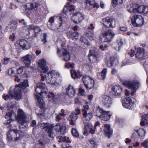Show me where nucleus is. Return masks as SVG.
Wrapping results in <instances>:
<instances>
[{
    "mask_svg": "<svg viewBox=\"0 0 148 148\" xmlns=\"http://www.w3.org/2000/svg\"><path fill=\"white\" fill-rule=\"evenodd\" d=\"M28 86L27 80H25L23 82H21L19 85H16L14 89L11 88L8 94H3L2 95V97L5 101L11 98H14L16 100H19L22 97L21 91Z\"/></svg>",
    "mask_w": 148,
    "mask_h": 148,
    "instance_id": "obj_1",
    "label": "nucleus"
},
{
    "mask_svg": "<svg viewBox=\"0 0 148 148\" xmlns=\"http://www.w3.org/2000/svg\"><path fill=\"white\" fill-rule=\"evenodd\" d=\"M47 75H43L42 74H40L42 81L46 80L47 82L52 85H58L60 81L59 80L60 75L57 71H52L48 73Z\"/></svg>",
    "mask_w": 148,
    "mask_h": 148,
    "instance_id": "obj_2",
    "label": "nucleus"
},
{
    "mask_svg": "<svg viewBox=\"0 0 148 148\" xmlns=\"http://www.w3.org/2000/svg\"><path fill=\"white\" fill-rule=\"evenodd\" d=\"M13 116L15 117L17 121L22 125H23L27 121L26 115L22 109H19L18 110L17 116L12 111L7 113L5 116V118L8 119L7 124H9L10 123V120L12 119V117Z\"/></svg>",
    "mask_w": 148,
    "mask_h": 148,
    "instance_id": "obj_3",
    "label": "nucleus"
},
{
    "mask_svg": "<svg viewBox=\"0 0 148 148\" xmlns=\"http://www.w3.org/2000/svg\"><path fill=\"white\" fill-rule=\"evenodd\" d=\"M24 133L20 131H17L15 127L10 128L8 133L7 137L10 141H17L20 140L24 136Z\"/></svg>",
    "mask_w": 148,
    "mask_h": 148,
    "instance_id": "obj_4",
    "label": "nucleus"
},
{
    "mask_svg": "<svg viewBox=\"0 0 148 148\" xmlns=\"http://www.w3.org/2000/svg\"><path fill=\"white\" fill-rule=\"evenodd\" d=\"M63 20L62 16H59L58 18L52 16L49 20L48 27L52 30H56L61 27Z\"/></svg>",
    "mask_w": 148,
    "mask_h": 148,
    "instance_id": "obj_5",
    "label": "nucleus"
},
{
    "mask_svg": "<svg viewBox=\"0 0 148 148\" xmlns=\"http://www.w3.org/2000/svg\"><path fill=\"white\" fill-rule=\"evenodd\" d=\"M97 112L99 114H97L96 115L98 116L101 120L105 121H108L112 114L111 112L104 110L100 108H98Z\"/></svg>",
    "mask_w": 148,
    "mask_h": 148,
    "instance_id": "obj_6",
    "label": "nucleus"
},
{
    "mask_svg": "<svg viewBox=\"0 0 148 148\" xmlns=\"http://www.w3.org/2000/svg\"><path fill=\"white\" fill-rule=\"evenodd\" d=\"M36 86L41 89L42 90H44L45 94H47V95L48 98L51 97L53 100L52 102L56 101L58 97V96L55 95L52 92H49L47 93V92L48 90L45 83L42 82H38Z\"/></svg>",
    "mask_w": 148,
    "mask_h": 148,
    "instance_id": "obj_7",
    "label": "nucleus"
},
{
    "mask_svg": "<svg viewBox=\"0 0 148 148\" xmlns=\"http://www.w3.org/2000/svg\"><path fill=\"white\" fill-rule=\"evenodd\" d=\"M41 127L43 129L47 132L50 137L51 138H53L54 137L55 134L53 132L54 125L49 123H43L41 124Z\"/></svg>",
    "mask_w": 148,
    "mask_h": 148,
    "instance_id": "obj_8",
    "label": "nucleus"
},
{
    "mask_svg": "<svg viewBox=\"0 0 148 148\" xmlns=\"http://www.w3.org/2000/svg\"><path fill=\"white\" fill-rule=\"evenodd\" d=\"M82 80L85 87L89 90L94 86V80L91 77L89 76H85L83 77Z\"/></svg>",
    "mask_w": 148,
    "mask_h": 148,
    "instance_id": "obj_9",
    "label": "nucleus"
},
{
    "mask_svg": "<svg viewBox=\"0 0 148 148\" xmlns=\"http://www.w3.org/2000/svg\"><path fill=\"white\" fill-rule=\"evenodd\" d=\"M103 24L108 28H113L115 27L116 23V20L112 17H106L102 20Z\"/></svg>",
    "mask_w": 148,
    "mask_h": 148,
    "instance_id": "obj_10",
    "label": "nucleus"
},
{
    "mask_svg": "<svg viewBox=\"0 0 148 148\" xmlns=\"http://www.w3.org/2000/svg\"><path fill=\"white\" fill-rule=\"evenodd\" d=\"M123 84L131 90H134V91H136L140 85L139 83L137 81L134 80L126 81L124 82Z\"/></svg>",
    "mask_w": 148,
    "mask_h": 148,
    "instance_id": "obj_11",
    "label": "nucleus"
},
{
    "mask_svg": "<svg viewBox=\"0 0 148 148\" xmlns=\"http://www.w3.org/2000/svg\"><path fill=\"white\" fill-rule=\"evenodd\" d=\"M132 24L134 26H140L144 23L143 19L140 15H135L131 18Z\"/></svg>",
    "mask_w": 148,
    "mask_h": 148,
    "instance_id": "obj_12",
    "label": "nucleus"
},
{
    "mask_svg": "<svg viewBox=\"0 0 148 148\" xmlns=\"http://www.w3.org/2000/svg\"><path fill=\"white\" fill-rule=\"evenodd\" d=\"M88 56L90 61L92 62H95L97 61V56L99 55L98 49L96 48H94L89 51Z\"/></svg>",
    "mask_w": 148,
    "mask_h": 148,
    "instance_id": "obj_13",
    "label": "nucleus"
},
{
    "mask_svg": "<svg viewBox=\"0 0 148 148\" xmlns=\"http://www.w3.org/2000/svg\"><path fill=\"white\" fill-rule=\"evenodd\" d=\"M102 34L104 38V42H110L114 36L115 33L110 29L103 32Z\"/></svg>",
    "mask_w": 148,
    "mask_h": 148,
    "instance_id": "obj_14",
    "label": "nucleus"
},
{
    "mask_svg": "<svg viewBox=\"0 0 148 148\" xmlns=\"http://www.w3.org/2000/svg\"><path fill=\"white\" fill-rule=\"evenodd\" d=\"M57 53L58 55L62 56L64 61L67 62L70 60V56L69 54L66 49H62L61 51L58 48Z\"/></svg>",
    "mask_w": 148,
    "mask_h": 148,
    "instance_id": "obj_15",
    "label": "nucleus"
},
{
    "mask_svg": "<svg viewBox=\"0 0 148 148\" xmlns=\"http://www.w3.org/2000/svg\"><path fill=\"white\" fill-rule=\"evenodd\" d=\"M101 100L105 108H109L111 107L112 103L111 99L107 95L102 96Z\"/></svg>",
    "mask_w": 148,
    "mask_h": 148,
    "instance_id": "obj_16",
    "label": "nucleus"
},
{
    "mask_svg": "<svg viewBox=\"0 0 148 148\" xmlns=\"http://www.w3.org/2000/svg\"><path fill=\"white\" fill-rule=\"evenodd\" d=\"M38 65L41 69L40 71L41 72L46 73L49 70V67L47 66L46 61L44 59H42L39 60L38 62Z\"/></svg>",
    "mask_w": 148,
    "mask_h": 148,
    "instance_id": "obj_17",
    "label": "nucleus"
},
{
    "mask_svg": "<svg viewBox=\"0 0 148 148\" xmlns=\"http://www.w3.org/2000/svg\"><path fill=\"white\" fill-rule=\"evenodd\" d=\"M94 38L95 35L94 33L91 32H88L85 37H82L80 38V41L85 45H88L89 42L87 38H88L90 40H92Z\"/></svg>",
    "mask_w": 148,
    "mask_h": 148,
    "instance_id": "obj_18",
    "label": "nucleus"
},
{
    "mask_svg": "<svg viewBox=\"0 0 148 148\" xmlns=\"http://www.w3.org/2000/svg\"><path fill=\"white\" fill-rule=\"evenodd\" d=\"M123 106L126 108H130L134 105V103L130 97L121 100Z\"/></svg>",
    "mask_w": 148,
    "mask_h": 148,
    "instance_id": "obj_19",
    "label": "nucleus"
},
{
    "mask_svg": "<svg viewBox=\"0 0 148 148\" xmlns=\"http://www.w3.org/2000/svg\"><path fill=\"white\" fill-rule=\"evenodd\" d=\"M83 19V16L82 14L79 12L74 13L72 16L71 20L75 23H78L81 22Z\"/></svg>",
    "mask_w": 148,
    "mask_h": 148,
    "instance_id": "obj_20",
    "label": "nucleus"
},
{
    "mask_svg": "<svg viewBox=\"0 0 148 148\" xmlns=\"http://www.w3.org/2000/svg\"><path fill=\"white\" fill-rule=\"evenodd\" d=\"M82 115L83 117L82 119L84 123H87V122L90 120L93 117L92 114L91 112L87 113V111L84 110H82Z\"/></svg>",
    "mask_w": 148,
    "mask_h": 148,
    "instance_id": "obj_21",
    "label": "nucleus"
},
{
    "mask_svg": "<svg viewBox=\"0 0 148 148\" xmlns=\"http://www.w3.org/2000/svg\"><path fill=\"white\" fill-rule=\"evenodd\" d=\"M112 90L113 92V94L115 96H120L122 92V88L118 85L113 86Z\"/></svg>",
    "mask_w": 148,
    "mask_h": 148,
    "instance_id": "obj_22",
    "label": "nucleus"
},
{
    "mask_svg": "<svg viewBox=\"0 0 148 148\" xmlns=\"http://www.w3.org/2000/svg\"><path fill=\"white\" fill-rule=\"evenodd\" d=\"M32 58V55L28 54L22 57L21 60L25 64L26 66H28L30 64Z\"/></svg>",
    "mask_w": 148,
    "mask_h": 148,
    "instance_id": "obj_23",
    "label": "nucleus"
},
{
    "mask_svg": "<svg viewBox=\"0 0 148 148\" xmlns=\"http://www.w3.org/2000/svg\"><path fill=\"white\" fill-rule=\"evenodd\" d=\"M136 13L147 14L148 12V6L141 5L140 6L136 5Z\"/></svg>",
    "mask_w": 148,
    "mask_h": 148,
    "instance_id": "obj_24",
    "label": "nucleus"
},
{
    "mask_svg": "<svg viewBox=\"0 0 148 148\" xmlns=\"http://www.w3.org/2000/svg\"><path fill=\"white\" fill-rule=\"evenodd\" d=\"M19 44L20 47L24 50H27L30 47L28 42L24 39L20 40Z\"/></svg>",
    "mask_w": 148,
    "mask_h": 148,
    "instance_id": "obj_25",
    "label": "nucleus"
},
{
    "mask_svg": "<svg viewBox=\"0 0 148 148\" xmlns=\"http://www.w3.org/2000/svg\"><path fill=\"white\" fill-rule=\"evenodd\" d=\"M74 10L75 8L73 7V5H70V3L68 2L63 8V12L64 13L66 14L68 13V11L72 12Z\"/></svg>",
    "mask_w": 148,
    "mask_h": 148,
    "instance_id": "obj_26",
    "label": "nucleus"
},
{
    "mask_svg": "<svg viewBox=\"0 0 148 148\" xmlns=\"http://www.w3.org/2000/svg\"><path fill=\"white\" fill-rule=\"evenodd\" d=\"M39 4L38 3H28L26 4L25 7V9L27 10H32L34 9L36 10L37 8L39 5Z\"/></svg>",
    "mask_w": 148,
    "mask_h": 148,
    "instance_id": "obj_27",
    "label": "nucleus"
},
{
    "mask_svg": "<svg viewBox=\"0 0 148 148\" xmlns=\"http://www.w3.org/2000/svg\"><path fill=\"white\" fill-rule=\"evenodd\" d=\"M55 129L56 132H60L62 134H65L66 132L65 126L60 125L59 123H57L55 127Z\"/></svg>",
    "mask_w": 148,
    "mask_h": 148,
    "instance_id": "obj_28",
    "label": "nucleus"
},
{
    "mask_svg": "<svg viewBox=\"0 0 148 148\" xmlns=\"http://www.w3.org/2000/svg\"><path fill=\"white\" fill-rule=\"evenodd\" d=\"M144 51L143 48L139 47L137 49L135 55L136 57L138 59H143L144 57Z\"/></svg>",
    "mask_w": 148,
    "mask_h": 148,
    "instance_id": "obj_29",
    "label": "nucleus"
},
{
    "mask_svg": "<svg viewBox=\"0 0 148 148\" xmlns=\"http://www.w3.org/2000/svg\"><path fill=\"white\" fill-rule=\"evenodd\" d=\"M67 35L69 38L74 41H76L78 39L79 34L77 32H69L67 33Z\"/></svg>",
    "mask_w": 148,
    "mask_h": 148,
    "instance_id": "obj_30",
    "label": "nucleus"
},
{
    "mask_svg": "<svg viewBox=\"0 0 148 148\" xmlns=\"http://www.w3.org/2000/svg\"><path fill=\"white\" fill-rule=\"evenodd\" d=\"M104 131L107 136L110 138V135L112 134V130L110 128L109 124H105L104 125Z\"/></svg>",
    "mask_w": 148,
    "mask_h": 148,
    "instance_id": "obj_31",
    "label": "nucleus"
},
{
    "mask_svg": "<svg viewBox=\"0 0 148 148\" xmlns=\"http://www.w3.org/2000/svg\"><path fill=\"white\" fill-rule=\"evenodd\" d=\"M84 128L83 130V134L87 136L89 134V131L90 127H92V125L90 123H85Z\"/></svg>",
    "mask_w": 148,
    "mask_h": 148,
    "instance_id": "obj_32",
    "label": "nucleus"
},
{
    "mask_svg": "<svg viewBox=\"0 0 148 148\" xmlns=\"http://www.w3.org/2000/svg\"><path fill=\"white\" fill-rule=\"evenodd\" d=\"M66 93L69 96L73 97L75 95V90L73 86L69 85L66 88Z\"/></svg>",
    "mask_w": 148,
    "mask_h": 148,
    "instance_id": "obj_33",
    "label": "nucleus"
},
{
    "mask_svg": "<svg viewBox=\"0 0 148 148\" xmlns=\"http://www.w3.org/2000/svg\"><path fill=\"white\" fill-rule=\"evenodd\" d=\"M140 124L142 126L148 125V114H145L142 116V120Z\"/></svg>",
    "mask_w": 148,
    "mask_h": 148,
    "instance_id": "obj_34",
    "label": "nucleus"
},
{
    "mask_svg": "<svg viewBox=\"0 0 148 148\" xmlns=\"http://www.w3.org/2000/svg\"><path fill=\"white\" fill-rule=\"evenodd\" d=\"M123 44V42L122 40L121 39H119L117 40L116 43L113 45V46L116 50L119 51L121 47L122 46Z\"/></svg>",
    "mask_w": 148,
    "mask_h": 148,
    "instance_id": "obj_35",
    "label": "nucleus"
},
{
    "mask_svg": "<svg viewBox=\"0 0 148 148\" xmlns=\"http://www.w3.org/2000/svg\"><path fill=\"white\" fill-rule=\"evenodd\" d=\"M134 131L137 132L138 135L141 138H143L145 137V131L143 128H139L138 129H134Z\"/></svg>",
    "mask_w": 148,
    "mask_h": 148,
    "instance_id": "obj_36",
    "label": "nucleus"
},
{
    "mask_svg": "<svg viewBox=\"0 0 148 148\" xmlns=\"http://www.w3.org/2000/svg\"><path fill=\"white\" fill-rule=\"evenodd\" d=\"M107 73V69L106 68L103 69L101 73H98L97 75L98 78L101 79H103L106 77Z\"/></svg>",
    "mask_w": 148,
    "mask_h": 148,
    "instance_id": "obj_37",
    "label": "nucleus"
},
{
    "mask_svg": "<svg viewBox=\"0 0 148 148\" xmlns=\"http://www.w3.org/2000/svg\"><path fill=\"white\" fill-rule=\"evenodd\" d=\"M136 5H135L134 6L133 4H131L128 6L127 10L130 12L136 13Z\"/></svg>",
    "mask_w": 148,
    "mask_h": 148,
    "instance_id": "obj_38",
    "label": "nucleus"
},
{
    "mask_svg": "<svg viewBox=\"0 0 148 148\" xmlns=\"http://www.w3.org/2000/svg\"><path fill=\"white\" fill-rule=\"evenodd\" d=\"M71 77L74 79H75L79 77H80L82 76L80 75V73L79 71L77 72L75 70L72 69L71 70Z\"/></svg>",
    "mask_w": 148,
    "mask_h": 148,
    "instance_id": "obj_39",
    "label": "nucleus"
},
{
    "mask_svg": "<svg viewBox=\"0 0 148 148\" xmlns=\"http://www.w3.org/2000/svg\"><path fill=\"white\" fill-rule=\"evenodd\" d=\"M42 90L39 88L38 87H36L35 89V91L36 93L38 94V95L42 96V97L44 98L46 97V95L45 94L44 90L42 91Z\"/></svg>",
    "mask_w": 148,
    "mask_h": 148,
    "instance_id": "obj_40",
    "label": "nucleus"
},
{
    "mask_svg": "<svg viewBox=\"0 0 148 148\" xmlns=\"http://www.w3.org/2000/svg\"><path fill=\"white\" fill-rule=\"evenodd\" d=\"M27 28L29 30L33 29L34 30L35 33H37L40 32L41 29L39 27L36 26L35 27L34 25H30L28 26Z\"/></svg>",
    "mask_w": 148,
    "mask_h": 148,
    "instance_id": "obj_41",
    "label": "nucleus"
},
{
    "mask_svg": "<svg viewBox=\"0 0 148 148\" xmlns=\"http://www.w3.org/2000/svg\"><path fill=\"white\" fill-rule=\"evenodd\" d=\"M111 64L112 66L116 65L118 63V61L116 58H115L113 57H111L110 58Z\"/></svg>",
    "mask_w": 148,
    "mask_h": 148,
    "instance_id": "obj_42",
    "label": "nucleus"
},
{
    "mask_svg": "<svg viewBox=\"0 0 148 148\" xmlns=\"http://www.w3.org/2000/svg\"><path fill=\"white\" fill-rule=\"evenodd\" d=\"M34 95L37 100L38 102L40 104L42 105V106H43V105L44 104V102L43 99L40 97L41 96L38 95H37V94H36Z\"/></svg>",
    "mask_w": 148,
    "mask_h": 148,
    "instance_id": "obj_43",
    "label": "nucleus"
},
{
    "mask_svg": "<svg viewBox=\"0 0 148 148\" xmlns=\"http://www.w3.org/2000/svg\"><path fill=\"white\" fill-rule=\"evenodd\" d=\"M71 132L73 135L75 137H77L79 136V133L77 130L75 128H72L71 130Z\"/></svg>",
    "mask_w": 148,
    "mask_h": 148,
    "instance_id": "obj_44",
    "label": "nucleus"
},
{
    "mask_svg": "<svg viewBox=\"0 0 148 148\" xmlns=\"http://www.w3.org/2000/svg\"><path fill=\"white\" fill-rule=\"evenodd\" d=\"M69 117L72 121H76L78 118V116L74 113L72 112Z\"/></svg>",
    "mask_w": 148,
    "mask_h": 148,
    "instance_id": "obj_45",
    "label": "nucleus"
},
{
    "mask_svg": "<svg viewBox=\"0 0 148 148\" xmlns=\"http://www.w3.org/2000/svg\"><path fill=\"white\" fill-rule=\"evenodd\" d=\"M17 23L15 21H12L11 22L10 25V27L11 28L12 30H15L16 29L17 25Z\"/></svg>",
    "mask_w": 148,
    "mask_h": 148,
    "instance_id": "obj_46",
    "label": "nucleus"
},
{
    "mask_svg": "<svg viewBox=\"0 0 148 148\" xmlns=\"http://www.w3.org/2000/svg\"><path fill=\"white\" fill-rule=\"evenodd\" d=\"M123 0H113L114 6H116L117 4H121Z\"/></svg>",
    "mask_w": 148,
    "mask_h": 148,
    "instance_id": "obj_47",
    "label": "nucleus"
},
{
    "mask_svg": "<svg viewBox=\"0 0 148 148\" xmlns=\"http://www.w3.org/2000/svg\"><path fill=\"white\" fill-rule=\"evenodd\" d=\"M74 64V63H70L69 62L67 63L65 65V67L67 68H73Z\"/></svg>",
    "mask_w": 148,
    "mask_h": 148,
    "instance_id": "obj_48",
    "label": "nucleus"
},
{
    "mask_svg": "<svg viewBox=\"0 0 148 148\" xmlns=\"http://www.w3.org/2000/svg\"><path fill=\"white\" fill-rule=\"evenodd\" d=\"M61 114L60 113L56 115V119L58 122H59L60 120H61L62 119V117L63 115L62 114Z\"/></svg>",
    "mask_w": 148,
    "mask_h": 148,
    "instance_id": "obj_49",
    "label": "nucleus"
},
{
    "mask_svg": "<svg viewBox=\"0 0 148 148\" xmlns=\"http://www.w3.org/2000/svg\"><path fill=\"white\" fill-rule=\"evenodd\" d=\"M24 67L23 66H21L20 67L17 69V73L18 74L21 73L23 71Z\"/></svg>",
    "mask_w": 148,
    "mask_h": 148,
    "instance_id": "obj_50",
    "label": "nucleus"
},
{
    "mask_svg": "<svg viewBox=\"0 0 148 148\" xmlns=\"http://www.w3.org/2000/svg\"><path fill=\"white\" fill-rule=\"evenodd\" d=\"M89 142L91 144L95 146L96 145V143L95 138L91 139L89 140Z\"/></svg>",
    "mask_w": 148,
    "mask_h": 148,
    "instance_id": "obj_51",
    "label": "nucleus"
},
{
    "mask_svg": "<svg viewBox=\"0 0 148 148\" xmlns=\"http://www.w3.org/2000/svg\"><path fill=\"white\" fill-rule=\"evenodd\" d=\"M58 138L59 140L58 141L59 142H64L65 140H66V136L63 137L61 136H58Z\"/></svg>",
    "mask_w": 148,
    "mask_h": 148,
    "instance_id": "obj_52",
    "label": "nucleus"
},
{
    "mask_svg": "<svg viewBox=\"0 0 148 148\" xmlns=\"http://www.w3.org/2000/svg\"><path fill=\"white\" fill-rule=\"evenodd\" d=\"M94 0L93 1H92L90 0V1H91L92 2V3H93V4L92 5H87L86 4V5H87V6H89L90 5H93V8H99V5H98V4L97 3H94Z\"/></svg>",
    "mask_w": 148,
    "mask_h": 148,
    "instance_id": "obj_53",
    "label": "nucleus"
},
{
    "mask_svg": "<svg viewBox=\"0 0 148 148\" xmlns=\"http://www.w3.org/2000/svg\"><path fill=\"white\" fill-rule=\"evenodd\" d=\"M14 71L13 68L10 69L8 70V74L9 75H12L14 74Z\"/></svg>",
    "mask_w": 148,
    "mask_h": 148,
    "instance_id": "obj_54",
    "label": "nucleus"
},
{
    "mask_svg": "<svg viewBox=\"0 0 148 148\" xmlns=\"http://www.w3.org/2000/svg\"><path fill=\"white\" fill-rule=\"evenodd\" d=\"M47 37V34L44 33L43 34V38H41V41L44 44L47 42L46 38Z\"/></svg>",
    "mask_w": 148,
    "mask_h": 148,
    "instance_id": "obj_55",
    "label": "nucleus"
},
{
    "mask_svg": "<svg viewBox=\"0 0 148 148\" xmlns=\"http://www.w3.org/2000/svg\"><path fill=\"white\" fill-rule=\"evenodd\" d=\"M141 145L145 148H148V141L147 140H145L141 143Z\"/></svg>",
    "mask_w": 148,
    "mask_h": 148,
    "instance_id": "obj_56",
    "label": "nucleus"
},
{
    "mask_svg": "<svg viewBox=\"0 0 148 148\" xmlns=\"http://www.w3.org/2000/svg\"><path fill=\"white\" fill-rule=\"evenodd\" d=\"M131 64L129 63V62L126 60H123L121 64V66H123L126 65L130 64Z\"/></svg>",
    "mask_w": 148,
    "mask_h": 148,
    "instance_id": "obj_57",
    "label": "nucleus"
},
{
    "mask_svg": "<svg viewBox=\"0 0 148 148\" xmlns=\"http://www.w3.org/2000/svg\"><path fill=\"white\" fill-rule=\"evenodd\" d=\"M74 113L77 115H79L81 113V111L80 109L79 108H76L75 109V111L72 112Z\"/></svg>",
    "mask_w": 148,
    "mask_h": 148,
    "instance_id": "obj_58",
    "label": "nucleus"
},
{
    "mask_svg": "<svg viewBox=\"0 0 148 148\" xmlns=\"http://www.w3.org/2000/svg\"><path fill=\"white\" fill-rule=\"evenodd\" d=\"M79 93L82 96L85 95V90L84 89L80 88L79 89Z\"/></svg>",
    "mask_w": 148,
    "mask_h": 148,
    "instance_id": "obj_59",
    "label": "nucleus"
},
{
    "mask_svg": "<svg viewBox=\"0 0 148 148\" xmlns=\"http://www.w3.org/2000/svg\"><path fill=\"white\" fill-rule=\"evenodd\" d=\"M10 60V58H4L3 63L5 64H7L8 63Z\"/></svg>",
    "mask_w": 148,
    "mask_h": 148,
    "instance_id": "obj_60",
    "label": "nucleus"
},
{
    "mask_svg": "<svg viewBox=\"0 0 148 148\" xmlns=\"http://www.w3.org/2000/svg\"><path fill=\"white\" fill-rule=\"evenodd\" d=\"M12 30V29H11V28L10 27V25H9L7 26L5 29V31H11Z\"/></svg>",
    "mask_w": 148,
    "mask_h": 148,
    "instance_id": "obj_61",
    "label": "nucleus"
},
{
    "mask_svg": "<svg viewBox=\"0 0 148 148\" xmlns=\"http://www.w3.org/2000/svg\"><path fill=\"white\" fill-rule=\"evenodd\" d=\"M15 35L13 33L12 35H11L10 37V39L12 41H13L15 40Z\"/></svg>",
    "mask_w": 148,
    "mask_h": 148,
    "instance_id": "obj_62",
    "label": "nucleus"
},
{
    "mask_svg": "<svg viewBox=\"0 0 148 148\" xmlns=\"http://www.w3.org/2000/svg\"><path fill=\"white\" fill-rule=\"evenodd\" d=\"M90 128L89 131V133H90L92 134H94L95 133V130L96 129H95L94 128V129H93L92 128V127H90Z\"/></svg>",
    "mask_w": 148,
    "mask_h": 148,
    "instance_id": "obj_63",
    "label": "nucleus"
},
{
    "mask_svg": "<svg viewBox=\"0 0 148 148\" xmlns=\"http://www.w3.org/2000/svg\"><path fill=\"white\" fill-rule=\"evenodd\" d=\"M117 71L116 69L115 68H113L111 71V73L112 74L114 75L117 73Z\"/></svg>",
    "mask_w": 148,
    "mask_h": 148,
    "instance_id": "obj_64",
    "label": "nucleus"
}]
</instances>
